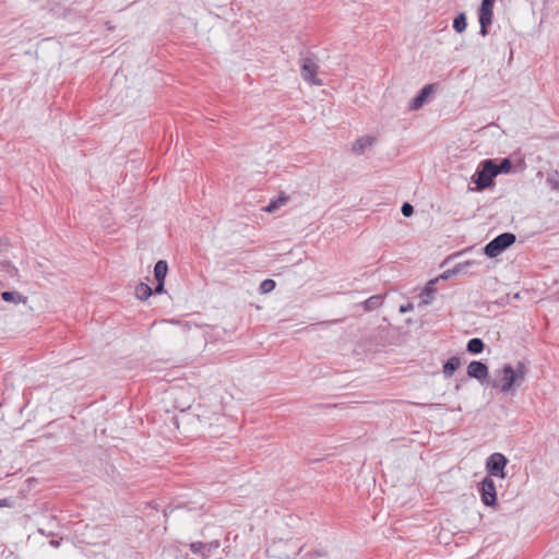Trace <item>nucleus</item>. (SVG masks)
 Listing matches in <instances>:
<instances>
[{
    "instance_id": "obj_27",
    "label": "nucleus",
    "mask_w": 559,
    "mask_h": 559,
    "mask_svg": "<svg viewBox=\"0 0 559 559\" xmlns=\"http://www.w3.org/2000/svg\"><path fill=\"white\" fill-rule=\"evenodd\" d=\"M495 0H481L480 9H487V11H493Z\"/></svg>"
},
{
    "instance_id": "obj_1",
    "label": "nucleus",
    "mask_w": 559,
    "mask_h": 559,
    "mask_svg": "<svg viewBox=\"0 0 559 559\" xmlns=\"http://www.w3.org/2000/svg\"><path fill=\"white\" fill-rule=\"evenodd\" d=\"M527 372L528 369L523 361H518L514 367L504 365L500 370L496 371L499 378L493 380L491 385L499 389L502 393H511L522 385Z\"/></svg>"
},
{
    "instance_id": "obj_18",
    "label": "nucleus",
    "mask_w": 559,
    "mask_h": 559,
    "mask_svg": "<svg viewBox=\"0 0 559 559\" xmlns=\"http://www.w3.org/2000/svg\"><path fill=\"white\" fill-rule=\"evenodd\" d=\"M466 15L464 13H460L453 21V28L457 33H463L466 29Z\"/></svg>"
},
{
    "instance_id": "obj_23",
    "label": "nucleus",
    "mask_w": 559,
    "mask_h": 559,
    "mask_svg": "<svg viewBox=\"0 0 559 559\" xmlns=\"http://www.w3.org/2000/svg\"><path fill=\"white\" fill-rule=\"evenodd\" d=\"M547 183L551 187V189L559 191V173L555 171L552 175H548Z\"/></svg>"
},
{
    "instance_id": "obj_10",
    "label": "nucleus",
    "mask_w": 559,
    "mask_h": 559,
    "mask_svg": "<svg viewBox=\"0 0 559 559\" xmlns=\"http://www.w3.org/2000/svg\"><path fill=\"white\" fill-rule=\"evenodd\" d=\"M374 141H376V139L373 136H370V135L361 136L355 141L352 150L355 154H358V155L362 154L366 148L372 146Z\"/></svg>"
},
{
    "instance_id": "obj_6",
    "label": "nucleus",
    "mask_w": 559,
    "mask_h": 559,
    "mask_svg": "<svg viewBox=\"0 0 559 559\" xmlns=\"http://www.w3.org/2000/svg\"><path fill=\"white\" fill-rule=\"evenodd\" d=\"M318 66L311 58L301 60V76L305 81L313 85H322V81L317 78Z\"/></svg>"
},
{
    "instance_id": "obj_19",
    "label": "nucleus",
    "mask_w": 559,
    "mask_h": 559,
    "mask_svg": "<svg viewBox=\"0 0 559 559\" xmlns=\"http://www.w3.org/2000/svg\"><path fill=\"white\" fill-rule=\"evenodd\" d=\"M1 297L4 301L14 304H19L24 299L17 292H3Z\"/></svg>"
},
{
    "instance_id": "obj_3",
    "label": "nucleus",
    "mask_w": 559,
    "mask_h": 559,
    "mask_svg": "<svg viewBox=\"0 0 559 559\" xmlns=\"http://www.w3.org/2000/svg\"><path fill=\"white\" fill-rule=\"evenodd\" d=\"M516 240V237L512 233H503L489 241L485 248V254L489 258H496L501 252H503L507 248L512 246Z\"/></svg>"
},
{
    "instance_id": "obj_25",
    "label": "nucleus",
    "mask_w": 559,
    "mask_h": 559,
    "mask_svg": "<svg viewBox=\"0 0 559 559\" xmlns=\"http://www.w3.org/2000/svg\"><path fill=\"white\" fill-rule=\"evenodd\" d=\"M401 212L405 217H409L414 213V207L412 204L405 202L401 207Z\"/></svg>"
},
{
    "instance_id": "obj_8",
    "label": "nucleus",
    "mask_w": 559,
    "mask_h": 559,
    "mask_svg": "<svg viewBox=\"0 0 559 559\" xmlns=\"http://www.w3.org/2000/svg\"><path fill=\"white\" fill-rule=\"evenodd\" d=\"M493 20V11H487V9H480L478 12V21H479V34L481 36H486L488 34V27L491 25Z\"/></svg>"
},
{
    "instance_id": "obj_26",
    "label": "nucleus",
    "mask_w": 559,
    "mask_h": 559,
    "mask_svg": "<svg viewBox=\"0 0 559 559\" xmlns=\"http://www.w3.org/2000/svg\"><path fill=\"white\" fill-rule=\"evenodd\" d=\"M476 264L475 261H467L465 263H461V264H457L454 270L452 271L454 274H457V273H461V272H464V270L467 267V266H472Z\"/></svg>"
},
{
    "instance_id": "obj_17",
    "label": "nucleus",
    "mask_w": 559,
    "mask_h": 559,
    "mask_svg": "<svg viewBox=\"0 0 559 559\" xmlns=\"http://www.w3.org/2000/svg\"><path fill=\"white\" fill-rule=\"evenodd\" d=\"M190 550L195 555H200L203 559L209 557L205 543H202V542L191 543Z\"/></svg>"
},
{
    "instance_id": "obj_9",
    "label": "nucleus",
    "mask_w": 559,
    "mask_h": 559,
    "mask_svg": "<svg viewBox=\"0 0 559 559\" xmlns=\"http://www.w3.org/2000/svg\"><path fill=\"white\" fill-rule=\"evenodd\" d=\"M432 90H433V85H431V84L424 86L421 88V91L419 92V94L412 99V102L409 104V109L418 110L425 104V102L427 100V98L430 95V93L432 92Z\"/></svg>"
},
{
    "instance_id": "obj_20",
    "label": "nucleus",
    "mask_w": 559,
    "mask_h": 559,
    "mask_svg": "<svg viewBox=\"0 0 559 559\" xmlns=\"http://www.w3.org/2000/svg\"><path fill=\"white\" fill-rule=\"evenodd\" d=\"M302 559H330L325 550H312L302 556Z\"/></svg>"
},
{
    "instance_id": "obj_15",
    "label": "nucleus",
    "mask_w": 559,
    "mask_h": 559,
    "mask_svg": "<svg viewBox=\"0 0 559 559\" xmlns=\"http://www.w3.org/2000/svg\"><path fill=\"white\" fill-rule=\"evenodd\" d=\"M153 294V289L145 283H140L135 287V296L140 300H146Z\"/></svg>"
},
{
    "instance_id": "obj_13",
    "label": "nucleus",
    "mask_w": 559,
    "mask_h": 559,
    "mask_svg": "<svg viewBox=\"0 0 559 559\" xmlns=\"http://www.w3.org/2000/svg\"><path fill=\"white\" fill-rule=\"evenodd\" d=\"M168 272V264L164 260H159L156 262L154 266V276L157 282H165V277Z\"/></svg>"
},
{
    "instance_id": "obj_14",
    "label": "nucleus",
    "mask_w": 559,
    "mask_h": 559,
    "mask_svg": "<svg viewBox=\"0 0 559 559\" xmlns=\"http://www.w3.org/2000/svg\"><path fill=\"white\" fill-rule=\"evenodd\" d=\"M383 304V296L382 295H374L369 297L367 300L364 301V309L366 311H372L381 307Z\"/></svg>"
},
{
    "instance_id": "obj_30",
    "label": "nucleus",
    "mask_w": 559,
    "mask_h": 559,
    "mask_svg": "<svg viewBox=\"0 0 559 559\" xmlns=\"http://www.w3.org/2000/svg\"><path fill=\"white\" fill-rule=\"evenodd\" d=\"M164 285H165V283H164V282H157V285H156V287H155L154 292H155L156 294H160V293H163V292H164Z\"/></svg>"
},
{
    "instance_id": "obj_11",
    "label": "nucleus",
    "mask_w": 559,
    "mask_h": 559,
    "mask_svg": "<svg viewBox=\"0 0 559 559\" xmlns=\"http://www.w3.org/2000/svg\"><path fill=\"white\" fill-rule=\"evenodd\" d=\"M461 366V359L457 356H453L450 359L447 360V362L443 365V376L445 378H451L454 372L457 370V368Z\"/></svg>"
},
{
    "instance_id": "obj_28",
    "label": "nucleus",
    "mask_w": 559,
    "mask_h": 559,
    "mask_svg": "<svg viewBox=\"0 0 559 559\" xmlns=\"http://www.w3.org/2000/svg\"><path fill=\"white\" fill-rule=\"evenodd\" d=\"M205 545L207 554L211 552V550L217 549L221 546L219 540H212L210 543H205Z\"/></svg>"
},
{
    "instance_id": "obj_31",
    "label": "nucleus",
    "mask_w": 559,
    "mask_h": 559,
    "mask_svg": "<svg viewBox=\"0 0 559 559\" xmlns=\"http://www.w3.org/2000/svg\"><path fill=\"white\" fill-rule=\"evenodd\" d=\"M51 545H53V546H58V545H59V542H55V540H52V542H51Z\"/></svg>"
},
{
    "instance_id": "obj_4",
    "label": "nucleus",
    "mask_w": 559,
    "mask_h": 559,
    "mask_svg": "<svg viewBox=\"0 0 559 559\" xmlns=\"http://www.w3.org/2000/svg\"><path fill=\"white\" fill-rule=\"evenodd\" d=\"M508 464V459L499 452L492 453L486 461V469L489 476L504 478V468Z\"/></svg>"
},
{
    "instance_id": "obj_16",
    "label": "nucleus",
    "mask_w": 559,
    "mask_h": 559,
    "mask_svg": "<svg viewBox=\"0 0 559 559\" xmlns=\"http://www.w3.org/2000/svg\"><path fill=\"white\" fill-rule=\"evenodd\" d=\"M484 347V342L478 337H474L467 342L466 349L471 354H480Z\"/></svg>"
},
{
    "instance_id": "obj_22",
    "label": "nucleus",
    "mask_w": 559,
    "mask_h": 559,
    "mask_svg": "<svg viewBox=\"0 0 559 559\" xmlns=\"http://www.w3.org/2000/svg\"><path fill=\"white\" fill-rule=\"evenodd\" d=\"M275 286H276L275 281L267 278V280H264L260 284L259 290L262 294H267V293H271L275 288Z\"/></svg>"
},
{
    "instance_id": "obj_29",
    "label": "nucleus",
    "mask_w": 559,
    "mask_h": 559,
    "mask_svg": "<svg viewBox=\"0 0 559 559\" xmlns=\"http://www.w3.org/2000/svg\"><path fill=\"white\" fill-rule=\"evenodd\" d=\"M399 310L401 313H406V312L413 310V305L412 304L401 305Z\"/></svg>"
},
{
    "instance_id": "obj_21",
    "label": "nucleus",
    "mask_w": 559,
    "mask_h": 559,
    "mask_svg": "<svg viewBox=\"0 0 559 559\" xmlns=\"http://www.w3.org/2000/svg\"><path fill=\"white\" fill-rule=\"evenodd\" d=\"M512 163L509 158H503L500 164H496V170L499 174H507L511 170Z\"/></svg>"
},
{
    "instance_id": "obj_7",
    "label": "nucleus",
    "mask_w": 559,
    "mask_h": 559,
    "mask_svg": "<svg viewBox=\"0 0 559 559\" xmlns=\"http://www.w3.org/2000/svg\"><path fill=\"white\" fill-rule=\"evenodd\" d=\"M467 374L481 382L488 378L489 370L484 362L474 360L467 366Z\"/></svg>"
},
{
    "instance_id": "obj_24",
    "label": "nucleus",
    "mask_w": 559,
    "mask_h": 559,
    "mask_svg": "<svg viewBox=\"0 0 559 559\" xmlns=\"http://www.w3.org/2000/svg\"><path fill=\"white\" fill-rule=\"evenodd\" d=\"M433 283L432 282H429V284L425 287L423 294H421V297H423V300L425 304H429V299L428 298H432V294H433V288L430 286L432 285Z\"/></svg>"
},
{
    "instance_id": "obj_2",
    "label": "nucleus",
    "mask_w": 559,
    "mask_h": 559,
    "mask_svg": "<svg viewBox=\"0 0 559 559\" xmlns=\"http://www.w3.org/2000/svg\"><path fill=\"white\" fill-rule=\"evenodd\" d=\"M498 176V171L496 170V162L493 159H485L483 160L475 174V183L477 190H484L490 187L493 182V178Z\"/></svg>"
},
{
    "instance_id": "obj_12",
    "label": "nucleus",
    "mask_w": 559,
    "mask_h": 559,
    "mask_svg": "<svg viewBox=\"0 0 559 559\" xmlns=\"http://www.w3.org/2000/svg\"><path fill=\"white\" fill-rule=\"evenodd\" d=\"M289 200V197L285 193H281L276 199L271 200V202L264 207L265 212L273 213L283 205H285Z\"/></svg>"
},
{
    "instance_id": "obj_5",
    "label": "nucleus",
    "mask_w": 559,
    "mask_h": 559,
    "mask_svg": "<svg viewBox=\"0 0 559 559\" xmlns=\"http://www.w3.org/2000/svg\"><path fill=\"white\" fill-rule=\"evenodd\" d=\"M481 501L488 507H492L497 501V490L495 481L488 476L479 484Z\"/></svg>"
}]
</instances>
